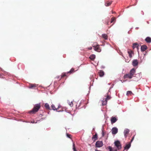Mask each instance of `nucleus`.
Segmentation results:
<instances>
[{"label": "nucleus", "instance_id": "obj_21", "mask_svg": "<svg viewBox=\"0 0 151 151\" xmlns=\"http://www.w3.org/2000/svg\"><path fill=\"white\" fill-rule=\"evenodd\" d=\"M38 85L36 84H31L29 87V88H33L34 87H36Z\"/></svg>", "mask_w": 151, "mask_h": 151}, {"label": "nucleus", "instance_id": "obj_25", "mask_svg": "<svg viewBox=\"0 0 151 151\" xmlns=\"http://www.w3.org/2000/svg\"><path fill=\"white\" fill-rule=\"evenodd\" d=\"M107 101L105 100L104 101H102V105L103 106L107 104Z\"/></svg>", "mask_w": 151, "mask_h": 151}, {"label": "nucleus", "instance_id": "obj_8", "mask_svg": "<svg viewBox=\"0 0 151 151\" xmlns=\"http://www.w3.org/2000/svg\"><path fill=\"white\" fill-rule=\"evenodd\" d=\"M117 120V118L116 117L113 116H112L111 119V121L112 124L115 123Z\"/></svg>", "mask_w": 151, "mask_h": 151}, {"label": "nucleus", "instance_id": "obj_24", "mask_svg": "<svg viewBox=\"0 0 151 151\" xmlns=\"http://www.w3.org/2000/svg\"><path fill=\"white\" fill-rule=\"evenodd\" d=\"M128 53L129 54V56L130 58H131L132 57V51L130 50L129 51H128Z\"/></svg>", "mask_w": 151, "mask_h": 151}, {"label": "nucleus", "instance_id": "obj_39", "mask_svg": "<svg viewBox=\"0 0 151 151\" xmlns=\"http://www.w3.org/2000/svg\"><path fill=\"white\" fill-rule=\"evenodd\" d=\"M112 13H114V12H113V11H112Z\"/></svg>", "mask_w": 151, "mask_h": 151}, {"label": "nucleus", "instance_id": "obj_6", "mask_svg": "<svg viewBox=\"0 0 151 151\" xmlns=\"http://www.w3.org/2000/svg\"><path fill=\"white\" fill-rule=\"evenodd\" d=\"M111 131L113 134H115L118 132V129L117 128L114 127L112 128Z\"/></svg>", "mask_w": 151, "mask_h": 151}, {"label": "nucleus", "instance_id": "obj_2", "mask_svg": "<svg viewBox=\"0 0 151 151\" xmlns=\"http://www.w3.org/2000/svg\"><path fill=\"white\" fill-rule=\"evenodd\" d=\"M74 72V69L72 68L68 72L63 73L61 76V78H63L65 76H67V75L68 73L71 74Z\"/></svg>", "mask_w": 151, "mask_h": 151}, {"label": "nucleus", "instance_id": "obj_36", "mask_svg": "<svg viewBox=\"0 0 151 151\" xmlns=\"http://www.w3.org/2000/svg\"><path fill=\"white\" fill-rule=\"evenodd\" d=\"M88 49L89 50H91L92 49V47H89L88 48Z\"/></svg>", "mask_w": 151, "mask_h": 151}, {"label": "nucleus", "instance_id": "obj_23", "mask_svg": "<svg viewBox=\"0 0 151 151\" xmlns=\"http://www.w3.org/2000/svg\"><path fill=\"white\" fill-rule=\"evenodd\" d=\"M109 150L110 151H117V150L116 149H112V148L110 146H109Z\"/></svg>", "mask_w": 151, "mask_h": 151}, {"label": "nucleus", "instance_id": "obj_5", "mask_svg": "<svg viewBox=\"0 0 151 151\" xmlns=\"http://www.w3.org/2000/svg\"><path fill=\"white\" fill-rule=\"evenodd\" d=\"M96 146L98 147H100L103 145V143L101 141H97L96 143Z\"/></svg>", "mask_w": 151, "mask_h": 151}, {"label": "nucleus", "instance_id": "obj_30", "mask_svg": "<svg viewBox=\"0 0 151 151\" xmlns=\"http://www.w3.org/2000/svg\"><path fill=\"white\" fill-rule=\"evenodd\" d=\"M69 106L71 107H72L73 106V102L72 101H71V102H69Z\"/></svg>", "mask_w": 151, "mask_h": 151}, {"label": "nucleus", "instance_id": "obj_3", "mask_svg": "<svg viewBox=\"0 0 151 151\" xmlns=\"http://www.w3.org/2000/svg\"><path fill=\"white\" fill-rule=\"evenodd\" d=\"M115 146L117 147L118 150H119L122 148L120 142L119 141H116L114 142Z\"/></svg>", "mask_w": 151, "mask_h": 151}, {"label": "nucleus", "instance_id": "obj_20", "mask_svg": "<svg viewBox=\"0 0 151 151\" xmlns=\"http://www.w3.org/2000/svg\"><path fill=\"white\" fill-rule=\"evenodd\" d=\"M92 139L93 140V139H94V141L97 139V135L96 134L94 135L93 136V137H92Z\"/></svg>", "mask_w": 151, "mask_h": 151}, {"label": "nucleus", "instance_id": "obj_13", "mask_svg": "<svg viewBox=\"0 0 151 151\" xmlns=\"http://www.w3.org/2000/svg\"><path fill=\"white\" fill-rule=\"evenodd\" d=\"M135 72V70L134 68L132 69L130 71L129 73L132 76L134 75Z\"/></svg>", "mask_w": 151, "mask_h": 151}, {"label": "nucleus", "instance_id": "obj_4", "mask_svg": "<svg viewBox=\"0 0 151 151\" xmlns=\"http://www.w3.org/2000/svg\"><path fill=\"white\" fill-rule=\"evenodd\" d=\"M93 47H94V50L98 52H100L101 51V49L99 47V45L97 43H96L95 45H93Z\"/></svg>", "mask_w": 151, "mask_h": 151}, {"label": "nucleus", "instance_id": "obj_27", "mask_svg": "<svg viewBox=\"0 0 151 151\" xmlns=\"http://www.w3.org/2000/svg\"><path fill=\"white\" fill-rule=\"evenodd\" d=\"M132 94V92L131 91H128L127 92V95L128 96L129 95H131Z\"/></svg>", "mask_w": 151, "mask_h": 151}, {"label": "nucleus", "instance_id": "obj_11", "mask_svg": "<svg viewBox=\"0 0 151 151\" xmlns=\"http://www.w3.org/2000/svg\"><path fill=\"white\" fill-rule=\"evenodd\" d=\"M147 47L145 45H143L141 46V49L142 51H144L147 49Z\"/></svg>", "mask_w": 151, "mask_h": 151}, {"label": "nucleus", "instance_id": "obj_12", "mask_svg": "<svg viewBox=\"0 0 151 151\" xmlns=\"http://www.w3.org/2000/svg\"><path fill=\"white\" fill-rule=\"evenodd\" d=\"M99 76L100 77H102L104 75V72L102 70L99 71L98 73Z\"/></svg>", "mask_w": 151, "mask_h": 151}, {"label": "nucleus", "instance_id": "obj_37", "mask_svg": "<svg viewBox=\"0 0 151 151\" xmlns=\"http://www.w3.org/2000/svg\"><path fill=\"white\" fill-rule=\"evenodd\" d=\"M47 107H48V109H50V106L48 105Z\"/></svg>", "mask_w": 151, "mask_h": 151}, {"label": "nucleus", "instance_id": "obj_26", "mask_svg": "<svg viewBox=\"0 0 151 151\" xmlns=\"http://www.w3.org/2000/svg\"><path fill=\"white\" fill-rule=\"evenodd\" d=\"M116 18L114 17H112L111 19V23H112L114 21H115Z\"/></svg>", "mask_w": 151, "mask_h": 151}, {"label": "nucleus", "instance_id": "obj_16", "mask_svg": "<svg viewBox=\"0 0 151 151\" xmlns=\"http://www.w3.org/2000/svg\"><path fill=\"white\" fill-rule=\"evenodd\" d=\"M112 1H107L105 3V5L106 6H110L111 4Z\"/></svg>", "mask_w": 151, "mask_h": 151}, {"label": "nucleus", "instance_id": "obj_34", "mask_svg": "<svg viewBox=\"0 0 151 151\" xmlns=\"http://www.w3.org/2000/svg\"><path fill=\"white\" fill-rule=\"evenodd\" d=\"M45 107L46 109H47V103H46L45 104Z\"/></svg>", "mask_w": 151, "mask_h": 151}, {"label": "nucleus", "instance_id": "obj_10", "mask_svg": "<svg viewBox=\"0 0 151 151\" xmlns=\"http://www.w3.org/2000/svg\"><path fill=\"white\" fill-rule=\"evenodd\" d=\"M133 76H132L129 73L128 74H127L125 75L124 76V78H129V79H131L132 78Z\"/></svg>", "mask_w": 151, "mask_h": 151}, {"label": "nucleus", "instance_id": "obj_19", "mask_svg": "<svg viewBox=\"0 0 151 151\" xmlns=\"http://www.w3.org/2000/svg\"><path fill=\"white\" fill-rule=\"evenodd\" d=\"M131 146L130 143L126 145L124 148L125 149H128Z\"/></svg>", "mask_w": 151, "mask_h": 151}, {"label": "nucleus", "instance_id": "obj_31", "mask_svg": "<svg viewBox=\"0 0 151 151\" xmlns=\"http://www.w3.org/2000/svg\"><path fill=\"white\" fill-rule=\"evenodd\" d=\"M111 98V97H110L108 95L106 97V98L105 100H106L107 101L108 100H109Z\"/></svg>", "mask_w": 151, "mask_h": 151}, {"label": "nucleus", "instance_id": "obj_7", "mask_svg": "<svg viewBox=\"0 0 151 151\" xmlns=\"http://www.w3.org/2000/svg\"><path fill=\"white\" fill-rule=\"evenodd\" d=\"M129 132V129H126L124 130V136L125 138H126L127 137Z\"/></svg>", "mask_w": 151, "mask_h": 151}, {"label": "nucleus", "instance_id": "obj_18", "mask_svg": "<svg viewBox=\"0 0 151 151\" xmlns=\"http://www.w3.org/2000/svg\"><path fill=\"white\" fill-rule=\"evenodd\" d=\"M139 46V45L137 43H135L133 44L132 47L133 49H134L136 47H137V48H138Z\"/></svg>", "mask_w": 151, "mask_h": 151}, {"label": "nucleus", "instance_id": "obj_29", "mask_svg": "<svg viewBox=\"0 0 151 151\" xmlns=\"http://www.w3.org/2000/svg\"><path fill=\"white\" fill-rule=\"evenodd\" d=\"M42 119H41L40 120H38V121H37V122H35V121H34V120H32V121H31V123H37L38 122H39L40 121H42Z\"/></svg>", "mask_w": 151, "mask_h": 151}, {"label": "nucleus", "instance_id": "obj_32", "mask_svg": "<svg viewBox=\"0 0 151 151\" xmlns=\"http://www.w3.org/2000/svg\"><path fill=\"white\" fill-rule=\"evenodd\" d=\"M66 135L68 137L70 138H71V135L69 134L68 133H67Z\"/></svg>", "mask_w": 151, "mask_h": 151}, {"label": "nucleus", "instance_id": "obj_14", "mask_svg": "<svg viewBox=\"0 0 151 151\" xmlns=\"http://www.w3.org/2000/svg\"><path fill=\"white\" fill-rule=\"evenodd\" d=\"M145 40L147 43H150L151 42V38L150 37H147Z\"/></svg>", "mask_w": 151, "mask_h": 151}, {"label": "nucleus", "instance_id": "obj_17", "mask_svg": "<svg viewBox=\"0 0 151 151\" xmlns=\"http://www.w3.org/2000/svg\"><path fill=\"white\" fill-rule=\"evenodd\" d=\"M96 56L95 55H91L89 57V58L91 60H93L95 58Z\"/></svg>", "mask_w": 151, "mask_h": 151}, {"label": "nucleus", "instance_id": "obj_38", "mask_svg": "<svg viewBox=\"0 0 151 151\" xmlns=\"http://www.w3.org/2000/svg\"><path fill=\"white\" fill-rule=\"evenodd\" d=\"M102 133H103V136H104V133L103 132H102Z\"/></svg>", "mask_w": 151, "mask_h": 151}, {"label": "nucleus", "instance_id": "obj_15", "mask_svg": "<svg viewBox=\"0 0 151 151\" xmlns=\"http://www.w3.org/2000/svg\"><path fill=\"white\" fill-rule=\"evenodd\" d=\"M60 105H59L58 106V107L57 108H56L54 105L53 104H52L51 105V107L52 108V109L53 110H56L57 111H58V109H59V108L60 107Z\"/></svg>", "mask_w": 151, "mask_h": 151}, {"label": "nucleus", "instance_id": "obj_33", "mask_svg": "<svg viewBox=\"0 0 151 151\" xmlns=\"http://www.w3.org/2000/svg\"><path fill=\"white\" fill-rule=\"evenodd\" d=\"M134 136L132 138V139L131 140V141H130V142H132V141L134 139Z\"/></svg>", "mask_w": 151, "mask_h": 151}, {"label": "nucleus", "instance_id": "obj_1", "mask_svg": "<svg viewBox=\"0 0 151 151\" xmlns=\"http://www.w3.org/2000/svg\"><path fill=\"white\" fill-rule=\"evenodd\" d=\"M40 104H35L33 108V109L29 112V113H32L34 114L37 112L40 109Z\"/></svg>", "mask_w": 151, "mask_h": 151}, {"label": "nucleus", "instance_id": "obj_22", "mask_svg": "<svg viewBox=\"0 0 151 151\" xmlns=\"http://www.w3.org/2000/svg\"><path fill=\"white\" fill-rule=\"evenodd\" d=\"M102 37L105 40H107L108 39V36L106 34H103L102 35Z\"/></svg>", "mask_w": 151, "mask_h": 151}, {"label": "nucleus", "instance_id": "obj_28", "mask_svg": "<svg viewBox=\"0 0 151 151\" xmlns=\"http://www.w3.org/2000/svg\"><path fill=\"white\" fill-rule=\"evenodd\" d=\"M73 151H77V150H76V149L75 147V144H74V143H73Z\"/></svg>", "mask_w": 151, "mask_h": 151}, {"label": "nucleus", "instance_id": "obj_9", "mask_svg": "<svg viewBox=\"0 0 151 151\" xmlns=\"http://www.w3.org/2000/svg\"><path fill=\"white\" fill-rule=\"evenodd\" d=\"M138 64V60H133L132 62V65L134 66H137Z\"/></svg>", "mask_w": 151, "mask_h": 151}, {"label": "nucleus", "instance_id": "obj_35", "mask_svg": "<svg viewBox=\"0 0 151 151\" xmlns=\"http://www.w3.org/2000/svg\"><path fill=\"white\" fill-rule=\"evenodd\" d=\"M106 25H108V23H109V20H108L107 21V22H106Z\"/></svg>", "mask_w": 151, "mask_h": 151}]
</instances>
